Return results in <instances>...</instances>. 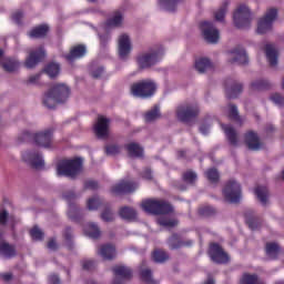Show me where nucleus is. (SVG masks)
Segmentation results:
<instances>
[{"mask_svg": "<svg viewBox=\"0 0 284 284\" xmlns=\"http://www.w3.org/2000/svg\"><path fill=\"white\" fill-rule=\"evenodd\" d=\"M70 95V89L65 84H54L43 98V104L49 109H54L57 103H63Z\"/></svg>", "mask_w": 284, "mask_h": 284, "instance_id": "1", "label": "nucleus"}, {"mask_svg": "<svg viewBox=\"0 0 284 284\" xmlns=\"http://www.w3.org/2000/svg\"><path fill=\"white\" fill-rule=\"evenodd\" d=\"M142 209L145 213L160 216L173 213L171 203L163 199H148L142 202Z\"/></svg>", "mask_w": 284, "mask_h": 284, "instance_id": "2", "label": "nucleus"}, {"mask_svg": "<svg viewBox=\"0 0 284 284\" xmlns=\"http://www.w3.org/2000/svg\"><path fill=\"white\" fill-rule=\"evenodd\" d=\"M82 170V160L75 158L72 160H61L57 166V172L59 176H65L70 179H75Z\"/></svg>", "mask_w": 284, "mask_h": 284, "instance_id": "3", "label": "nucleus"}, {"mask_svg": "<svg viewBox=\"0 0 284 284\" xmlns=\"http://www.w3.org/2000/svg\"><path fill=\"white\" fill-rule=\"evenodd\" d=\"M50 145L49 143L37 144L38 149L22 153V160L33 170H41V168H44V161L39 150H42V148L48 149Z\"/></svg>", "mask_w": 284, "mask_h": 284, "instance_id": "4", "label": "nucleus"}, {"mask_svg": "<svg viewBox=\"0 0 284 284\" xmlns=\"http://www.w3.org/2000/svg\"><path fill=\"white\" fill-rule=\"evenodd\" d=\"M131 94L136 98L146 99L152 97L156 91V84L152 80H142L135 82L130 88Z\"/></svg>", "mask_w": 284, "mask_h": 284, "instance_id": "5", "label": "nucleus"}, {"mask_svg": "<svg viewBox=\"0 0 284 284\" xmlns=\"http://www.w3.org/2000/svg\"><path fill=\"white\" fill-rule=\"evenodd\" d=\"M222 194L224 195V200L231 204H239L242 197V189L241 184L235 180H229L226 185H224V190H222Z\"/></svg>", "mask_w": 284, "mask_h": 284, "instance_id": "6", "label": "nucleus"}, {"mask_svg": "<svg viewBox=\"0 0 284 284\" xmlns=\"http://www.w3.org/2000/svg\"><path fill=\"white\" fill-rule=\"evenodd\" d=\"M53 131L48 129L38 133L23 131L20 135L21 143H51Z\"/></svg>", "mask_w": 284, "mask_h": 284, "instance_id": "7", "label": "nucleus"}, {"mask_svg": "<svg viewBox=\"0 0 284 284\" xmlns=\"http://www.w3.org/2000/svg\"><path fill=\"white\" fill-rule=\"evenodd\" d=\"M251 21L252 13L250 9L245 4H240L233 13V23H235L237 29H245L251 26Z\"/></svg>", "mask_w": 284, "mask_h": 284, "instance_id": "8", "label": "nucleus"}, {"mask_svg": "<svg viewBox=\"0 0 284 284\" xmlns=\"http://www.w3.org/2000/svg\"><path fill=\"white\" fill-rule=\"evenodd\" d=\"M164 51L162 48L158 50H152L150 53H144L138 57V63L141 69H148L154 64H156L162 58Z\"/></svg>", "mask_w": 284, "mask_h": 284, "instance_id": "9", "label": "nucleus"}, {"mask_svg": "<svg viewBox=\"0 0 284 284\" xmlns=\"http://www.w3.org/2000/svg\"><path fill=\"white\" fill-rule=\"evenodd\" d=\"M199 108L196 105H181L178 108L176 114L179 118V121H182V123H190V121H193L199 115Z\"/></svg>", "mask_w": 284, "mask_h": 284, "instance_id": "10", "label": "nucleus"}, {"mask_svg": "<svg viewBox=\"0 0 284 284\" xmlns=\"http://www.w3.org/2000/svg\"><path fill=\"white\" fill-rule=\"evenodd\" d=\"M210 257L216 264H227L230 262L229 254L223 250L219 243H212L210 245Z\"/></svg>", "mask_w": 284, "mask_h": 284, "instance_id": "11", "label": "nucleus"}, {"mask_svg": "<svg viewBox=\"0 0 284 284\" xmlns=\"http://www.w3.org/2000/svg\"><path fill=\"white\" fill-rule=\"evenodd\" d=\"M204 39L209 43H217L220 40V31L214 27L213 22L204 21L200 24Z\"/></svg>", "mask_w": 284, "mask_h": 284, "instance_id": "12", "label": "nucleus"}, {"mask_svg": "<svg viewBox=\"0 0 284 284\" xmlns=\"http://www.w3.org/2000/svg\"><path fill=\"white\" fill-rule=\"evenodd\" d=\"M277 18V10L271 9L266 12V16L264 18L260 19V22H257V33L264 34L267 31L272 30V26L274 20Z\"/></svg>", "mask_w": 284, "mask_h": 284, "instance_id": "13", "label": "nucleus"}, {"mask_svg": "<svg viewBox=\"0 0 284 284\" xmlns=\"http://www.w3.org/2000/svg\"><path fill=\"white\" fill-rule=\"evenodd\" d=\"M112 272L115 276L112 284H124L123 281H130L133 276L132 270L124 265H116L112 267Z\"/></svg>", "mask_w": 284, "mask_h": 284, "instance_id": "14", "label": "nucleus"}, {"mask_svg": "<svg viewBox=\"0 0 284 284\" xmlns=\"http://www.w3.org/2000/svg\"><path fill=\"white\" fill-rule=\"evenodd\" d=\"M136 189H138V183L122 180L120 183L112 186L111 193L113 195L130 194L135 192Z\"/></svg>", "mask_w": 284, "mask_h": 284, "instance_id": "15", "label": "nucleus"}, {"mask_svg": "<svg viewBox=\"0 0 284 284\" xmlns=\"http://www.w3.org/2000/svg\"><path fill=\"white\" fill-rule=\"evenodd\" d=\"M45 57L43 47H39L29 52V57L26 59L24 67L27 69H33Z\"/></svg>", "mask_w": 284, "mask_h": 284, "instance_id": "16", "label": "nucleus"}, {"mask_svg": "<svg viewBox=\"0 0 284 284\" xmlns=\"http://www.w3.org/2000/svg\"><path fill=\"white\" fill-rule=\"evenodd\" d=\"M17 226V216L14 214H10L8 210H1V229L14 232V227Z\"/></svg>", "mask_w": 284, "mask_h": 284, "instance_id": "17", "label": "nucleus"}, {"mask_svg": "<svg viewBox=\"0 0 284 284\" xmlns=\"http://www.w3.org/2000/svg\"><path fill=\"white\" fill-rule=\"evenodd\" d=\"M244 219L251 231H257L263 225V220L260 216H256L253 210H246V212H244Z\"/></svg>", "mask_w": 284, "mask_h": 284, "instance_id": "18", "label": "nucleus"}, {"mask_svg": "<svg viewBox=\"0 0 284 284\" xmlns=\"http://www.w3.org/2000/svg\"><path fill=\"white\" fill-rule=\"evenodd\" d=\"M87 54V48L84 44H78L70 49V52L63 57L68 62H73L74 60L81 59Z\"/></svg>", "mask_w": 284, "mask_h": 284, "instance_id": "19", "label": "nucleus"}, {"mask_svg": "<svg viewBox=\"0 0 284 284\" xmlns=\"http://www.w3.org/2000/svg\"><path fill=\"white\" fill-rule=\"evenodd\" d=\"M169 245L172 251L179 250L182 247H191L193 245V241H182L181 235L178 233H173L172 236L169 239Z\"/></svg>", "mask_w": 284, "mask_h": 284, "instance_id": "20", "label": "nucleus"}, {"mask_svg": "<svg viewBox=\"0 0 284 284\" xmlns=\"http://www.w3.org/2000/svg\"><path fill=\"white\" fill-rule=\"evenodd\" d=\"M109 122L110 120L104 116H100L98 119V122L94 126V132L98 139H105V136H108Z\"/></svg>", "mask_w": 284, "mask_h": 284, "instance_id": "21", "label": "nucleus"}, {"mask_svg": "<svg viewBox=\"0 0 284 284\" xmlns=\"http://www.w3.org/2000/svg\"><path fill=\"white\" fill-rule=\"evenodd\" d=\"M231 53H233L231 63H237V64H242V65H245L248 63V57L242 47H240V45L235 47V49H233V51H231Z\"/></svg>", "mask_w": 284, "mask_h": 284, "instance_id": "22", "label": "nucleus"}, {"mask_svg": "<svg viewBox=\"0 0 284 284\" xmlns=\"http://www.w3.org/2000/svg\"><path fill=\"white\" fill-rule=\"evenodd\" d=\"M98 254L104 260V261H112L116 256V250L113 244H103L100 246V250Z\"/></svg>", "mask_w": 284, "mask_h": 284, "instance_id": "23", "label": "nucleus"}, {"mask_svg": "<svg viewBox=\"0 0 284 284\" xmlns=\"http://www.w3.org/2000/svg\"><path fill=\"white\" fill-rule=\"evenodd\" d=\"M131 52V42L130 38L126 34H122L119 38V55L121 59H124Z\"/></svg>", "mask_w": 284, "mask_h": 284, "instance_id": "24", "label": "nucleus"}, {"mask_svg": "<svg viewBox=\"0 0 284 284\" xmlns=\"http://www.w3.org/2000/svg\"><path fill=\"white\" fill-rule=\"evenodd\" d=\"M230 82H231V80H227L225 83L226 98L235 99L239 97V94L242 93L243 84L233 82V83H231V87H230Z\"/></svg>", "mask_w": 284, "mask_h": 284, "instance_id": "25", "label": "nucleus"}, {"mask_svg": "<svg viewBox=\"0 0 284 284\" xmlns=\"http://www.w3.org/2000/svg\"><path fill=\"white\" fill-rule=\"evenodd\" d=\"M63 199L69 203V211H68L69 219L72 221H75L74 214H78L79 210L74 206L72 202L75 201L77 195L74 194V192H67L63 194Z\"/></svg>", "mask_w": 284, "mask_h": 284, "instance_id": "26", "label": "nucleus"}, {"mask_svg": "<svg viewBox=\"0 0 284 284\" xmlns=\"http://www.w3.org/2000/svg\"><path fill=\"white\" fill-rule=\"evenodd\" d=\"M1 255L6 260H12L17 257V246L14 244H10L6 241L1 242Z\"/></svg>", "mask_w": 284, "mask_h": 284, "instance_id": "27", "label": "nucleus"}, {"mask_svg": "<svg viewBox=\"0 0 284 284\" xmlns=\"http://www.w3.org/2000/svg\"><path fill=\"white\" fill-rule=\"evenodd\" d=\"M1 60H2V68L7 72H14L19 70V67H21V63L18 62L14 58H3V52L1 53Z\"/></svg>", "mask_w": 284, "mask_h": 284, "instance_id": "28", "label": "nucleus"}, {"mask_svg": "<svg viewBox=\"0 0 284 284\" xmlns=\"http://www.w3.org/2000/svg\"><path fill=\"white\" fill-rule=\"evenodd\" d=\"M255 196H257V200H260V203H262V206H264V207L267 206L268 199H270V192L266 186L255 187Z\"/></svg>", "mask_w": 284, "mask_h": 284, "instance_id": "29", "label": "nucleus"}, {"mask_svg": "<svg viewBox=\"0 0 284 284\" xmlns=\"http://www.w3.org/2000/svg\"><path fill=\"white\" fill-rule=\"evenodd\" d=\"M265 51H266V60H268V64H271V67L277 65L278 53H277L276 49L274 48V45L266 44Z\"/></svg>", "mask_w": 284, "mask_h": 284, "instance_id": "30", "label": "nucleus"}, {"mask_svg": "<svg viewBox=\"0 0 284 284\" xmlns=\"http://www.w3.org/2000/svg\"><path fill=\"white\" fill-rule=\"evenodd\" d=\"M85 235L92 240H98L101 236V230L95 223H88L84 229Z\"/></svg>", "mask_w": 284, "mask_h": 284, "instance_id": "31", "label": "nucleus"}, {"mask_svg": "<svg viewBox=\"0 0 284 284\" xmlns=\"http://www.w3.org/2000/svg\"><path fill=\"white\" fill-rule=\"evenodd\" d=\"M281 252V247L275 242H268L266 243V256L271 260H276L278 257V254Z\"/></svg>", "mask_w": 284, "mask_h": 284, "instance_id": "32", "label": "nucleus"}, {"mask_svg": "<svg viewBox=\"0 0 284 284\" xmlns=\"http://www.w3.org/2000/svg\"><path fill=\"white\" fill-rule=\"evenodd\" d=\"M222 130H224V134H226L229 143H237V132L232 125L222 124Z\"/></svg>", "mask_w": 284, "mask_h": 284, "instance_id": "33", "label": "nucleus"}, {"mask_svg": "<svg viewBox=\"0 0 284 284\" xmlns=\"http://www.w3.org/2000/svg\"><path fill=\"white\" fill-rule=\"evenodd\" d=\"M48 31H49L48 26L42 24V26L33 28L30 31L29 37L33 38V39H41V38H44L47 36Z\"/></svg>", "mask_w": 284, "mask_h": 284, "instance_id": "34", "label": "nucleus"}, {"mask_svg": "<svg viewBox=\"0 0 284 284\" xmlns=\"http://www.w3.org/2000/svg\"><path fill=\"white\" fill-rule=\"evenodd\" d=\"M119 215L121 216V219L126 221H133L136 219L135 210L129 206L121 207L119 211Z\"/></svg>", "mask_w": 284, "mask_h": 284, "instance_id": "35", "label": "nucleus"}, {"mask_svg": "<svg viewBox=\"0 0 284 284\" xmlns=\"http://www.w3.org/2000/svg\"><path fill=\"white\" fill-rule=\"evenodd\" d=\"M126 150L129 156L140 159L143 156V148H141L138 143H131L126 145Z\"/></svg>", "mask_w": 284, "mask_h": 284, "instance_id": "36", "label": "nucleus"}, {"mask_svg": "<svg viewBox=\"0 0 284 284\" xmlns=\"http://www.w3.org/2000/svg\"><path fill=\"white\" fill-rule=\"evenodd\" d=\"M195 68L200 73H204L207 70L212 69V62L206 58H201L196 60Z\"/></svg>", "mask_w": 284, "mask_h": 284, "instance_id": "37", "label": "nucleus"}, {"mask_svg": "<svg viewBox=\"0 0 284 284\" xmlns=\"http://www.w3.org/2000/svg\"><path fill=\"white\" fill-rule=\"evenodd\" d=\"M159 2L164 10L169 12H174L181 0H159Z\"/></svg>", "mask_w": 284, "mask_h": 284, "instance_id": "38", "label": "nucleus"}, {"mask_svg": "<svg viewBox=\"0 0 284 284\" xmlns=\"http://www.w3.org/2000/svg\"><path fill=\"white\" fill-rule=\"evenodd\" d=\"M229 119L231 121H235V123H239L240 125H242V119L239 114V110L235 104H229Z\"/></svg>", "mask_w": 284, "mask_h": 284, "instance_id": "39", "label": "nucleus"}, {"mask_svg": "<svg viewBox=\"0 0 284 284\" xmlns=\"http://www.w3.org/2000/svg\"><path fill=\"white\" fill-rule=\"evenodd\" d=\"M158 224L160 226H163V227L172 229V227L178 226L179 221L175 220V219H169V217H165V216H161V217L158 219Z\"/></svg>", "mask_w": 284, "mask_h": 284, "instance_id": "40", "label": "nucleus"}, {"mask_svg": "<svg viewBox=\"0 0 284 284\" xmlns=\"http://www.w3.org/2000/svg\"><path fill=\"white\" fill-rule=\"evenodd\" d=\"M44 72L51 78H55L60 72V65L58 63L51 62L44 68Z\"/></svg>", "mask_w": 284, "mask_h": 284, "instance_id": "41", "label": "nucleus"}, {"mask_svg": "<svg viewBox=\"0 0 284 284\" xmlns=\"http://www.w3.org/2000/svg\"><path fill=\"white\" fill-rule=\"evenodd\" d=\"M160 115V108L155 105L152 110L145 113L144 119L146 123H152V121H156Z\"/></svg>", "mask_w": 284, "mask_h": 284, "instance_id": "42", "label": "nucleus"}, {"mask_svg": "<svg viewBox=\"0 0 284 284\" xmlns=\"http://www.w3.org/2000/svg\"><path fill=\"white\" fill-rule=\"evenodd\" d=\"M153 260L155 263H165L169 260V255L163 250H155L153 252Z\"/></svg>", "mask_w": 284, "mask_h": 284, "instance_id": "43", "label": "nucleus"}, {"mask_svg": "<svg viewBox=\"0 0 284 284\" xmlns=\"http://www.w3.org/2000/svg\"><path fill=\"white\" fill-rule=\"evenodd\" d=\"M205 176L212 184H216L220 181V173L216 169H209L205 172Z\"/></svg>", "mask_w": 284, "mask_h": 284, "instance_id": "44", "label": "nucleus"}, {"mask_svg": "<svg viewBox=\"0 0 284 284\" xmlns=\"http://www.w3.org/2000/svg\"><path fill=\"white\" fill-rule=\"evenodd\" d=\"M272 84L267 80H257L251 83V89L253 90H268Z\"/></svg>", "mask_w": 284, "mask_h": 284, "instance_id": "45", "label": "nucleus"}, {"mask_svg": "<svg viewBox=\"0 0 284 284\" xmlns=\"http://www.w3.org/2000/svg\"><path fill=\"white\" fill-rule=\"evenodd\" d=\"M244 143H260V136L255 131L244 133Z\"/></svg>", "mask_w": 284, "mask_h": 284, "instance_id": "46", "label": "nucleus"}, {"mask_svg": "<svg viewBox=\"0 0 284 284\" xmlns=\"http://www.w3.org/2000/svg\"><path fill=\"white\" fill-rule=\"evenodd\" d=\"M257 282H258L257 274L245 273L244 275H242V280H240V283L242 284H257Z\"/></svg>", "mask_w": 284, "mask_h": 284, "instance_id": "47", "label": "nucleus"}, {"mask_svg": "<svg viewBox=\"0 0 284 284\" xmlns=\"http://www.w3.org/2000/svg\"><path fill=\"white\" fill-rule=\"evenodd\" d=\"M229 4H230V2L225 1L224 3H222V7L220 8V10L217 12H215L216 21H220V22L224 21Z\"/></svg>", "mask_w": 284, "mask_h": 284, "instance_id": "48", "label": "nucleus"}, {"mask_svg": "<svg viewBox=\"0 0 284 284\" xmlns=\"http://www.w3.org/2000/svg\"><path fill=\"white\" fill-rule=\"evenodd\" d=\"M197 180V174L193 171H186L183 173V181L186 184L193 185Z\"/></svg>", "mask_w": 284, "mask_h": 284, "instance_id": "49", "label": "nucleus"}, {"mask_svg": "<svg viewBox=\"0 0 284 284\" xmlns=\"http://www.w3.org/2000/svg\"><path fill=\"white\" fill-rule=\"evenodd\" d=\"M102 202L98 196H93L88 200L87 206L89 211H97L101 206Z\"/></svg>", "mask_w": 284, "mask_h": 284, "instance_id": "50", "label": "nucleus"}, {"mask_svg": "<svg viewBox=\"0 0 284 284\" xmlns=\"http://www.w3.org/2000/svg\"><path fill=\"white\" fill-rule=\"evenodd\" d=\"M30 236L33 241L41 242L44 237V233L38 226H33L30 230Z\"/></svg>", "mask_w": 284, "mask_h": 284, "instance_id": "51", "label": "nucleus"}, {"mask_svg": "<svg viewBox=\"0 0 284 284\" xmlns=\"http://www.w3.org/2000/svg\"><path fill=\"white\" fill-rule=\"evenodd\" d=\"M215 213H216V210L213 206H210V205L202 206L199 210V214L201 216H204V217L213 216V215H215Z\"/></svg>", "mask_w": 284, "mask_h": 284, "instance_id": "52", "label": "nucleus"}, {"mask_svg": "<svg viewBox=\"0 0 284 284\" xmlns=\"http://www.w3.org/2000/svg\"><path fill=\"white\" fill-rule=\"evenodd\" d=\"M122 20H123L122 14L120 12H115L114 17L106 21V26L119 27L121 26Z\"/></svg>", "mask_w": 284, "mask_h": 284, "instance_id": "53", "label": "nucleus"}, {"mask_svg": "<svg viewBox=\"0 0 284 284\" xmlns=\"http://www.w3.org/2000/svg\"><path fill=\"white\" fill-rule=\"evenodd\" d=\"M101 220L103 222H106V223H111L114 221V215L111 211V209L106 207L102 213H101Z\"/></svg>", "mask_w": 284, "mask_h": 284, "instance_id": "54", "label": "nucleus"}, {"mask_svg": "<svg viewBox=\"0 0 284 284\" xmlns=\"http://www.w3.org/2000/svg\"><path fill=\"white\" fill-rule=\"evenodd\" d=\"M120 152V148L118 144H108L105 146V154H108V156H114L115 154H119Z\"/></svg>", "mask_w": 284, "mask_h": 284, "instance_id": "55", "label": "nucleus"}, {"mask_svg": "<svg viewBox=\"0 0 284 284\" xmlns=\"http://www.w3.org/2000/svg\"><path fill=\"white\" fill-rule=\"evenodd\" d=\"M141 278L145 283H153L152 272L150 268H145L141 271Z\"/></svg>", "mask_w": 284, "mask_h": 284, "instance_id": "56", "label": "nucleus"}, {"mask_svg": "<svg viewBox=\"0 0 284 284\" xmlns=\"http://www.w3.org/2000/svg\"><path fill=\"white\" fill-rule=\"evenodd\" d=\"M271 100L280 108L284 106V97H282L280 93L272 94Z\"/></svg>", "mask_w": 284, "mask_h": 284, "instance_id": "57", "label": "nucleus"}, {"mask_svg": "<svg viewBox=\"0 0 284 284\" xmlns=\"http://www.w3.org/2000/svg\"><path fill=\"white\" fill-rule=\"evenodd\" d=\"M99 189L98 181L87 180L84 182V190L97 191Z\"/></svg>", "mask_w": 284, "mask_h": 284, "instance_id": "58", "label": "nucleus"}, {"mask_svg": "<svg viewBox=\"0 0 284 284\" xmlns=\"http://www.w3.org/2000/svg\"><path fill=\"white\" fill-rule=\"evenodd\" d=\"M263 143H246V150L251 152H258L260 150H263Z\"/></svg>", "mask_w": 284, "mask_h": 284, "instance_id": "59", "label": "nucleus"}, {"mask_svg": "<svg viewBox=\"0 0 284 284\" xmlns=\"http://www.w3.org/2000/svg\"><path fill=\"white\" fill-rule=\"evenodd\" d=\"M12 20L14 21V23H17L18 26L23 24V12L22 11H17L12 14Z\"/></svg>", "mask_w": 284, "mask_h": 284, "instance_id": "60", "label": "nucleus"}, {"mask_svg": "<svg viewBox=\"0 0 284 284\" xmlns=\"http://www.w3.org/2000/svg\"><path fill=\"white\" fill-rule=\"evenodd\" d=\"M84 271H92L95 267V262L93 260H87L82 263Z\"/></svg>", "mask_w": 284, "mask_h": 284, "instance_id": "61", "label": "nucleus"}, {"mask_svg": "<svg viewBox=\"0 0 284 284\" xmlns=\"http://www.w3.org/2000/svg\"><path fill=\"white\" fill-rule=\"evenodd\" d=\"M111 37L109 33L100 34V43L103 48L106 47L108 42L110 41Z\"/></svg>", "mask_w": 284, "mask_h": 284, "instance_id": "62", "label": "nucleus"}, {"mask_svg": "<svg viewBox=\"0 0 284 284\" xmlns=\"http://www.w3.org/2000/svg\"><path fill=\"white\" fill-rule=\"evenodd\" d=\"M142 179H144V180H146V181H152L153 175H152L151 169H145V170L142 172Z\"/></svg>", "mask_w": 284, "mask_h": 284, "instance_id": "63", "label": "nucleus"}, {"mask_svg": "<svg viewBox=\"0 0 284 284\" xmlns=\"http://www.w3.org/2000/svg\"><path fill=\"white\" fill-rule=\"evenodd\" d=\"M49 284H60V278L57 274L49 275Z\"/></svg>", "mask_w": 284, "mask_h": 284, "instance_id": "64", "label": "nucleus"}]
</instances>
